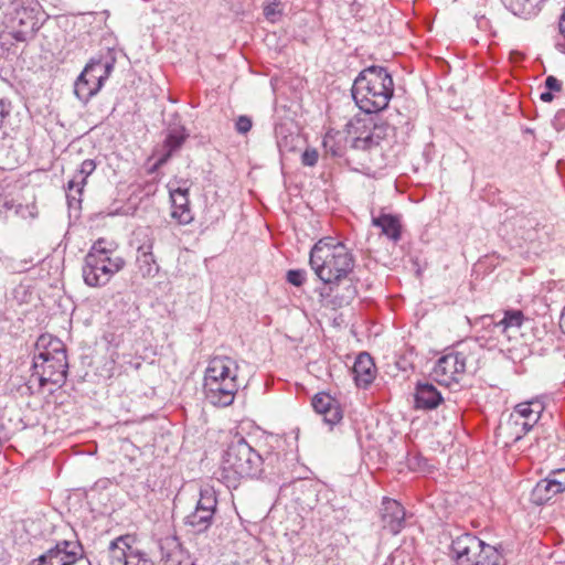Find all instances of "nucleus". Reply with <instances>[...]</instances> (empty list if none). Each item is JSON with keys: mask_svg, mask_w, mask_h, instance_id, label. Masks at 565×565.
I'll list each match as a JSON object with an SVG mask.
<instances>
[{"mask_svg": "<svg viewBox=\"0 0 565 565\" xmlns=\"http://www.w3.org/2000/svg\"><path fill=\"white\" fill-rule=\"evenodd\" d=\"M382 529L398 534L405 525V510L396 500L384 498L380 510Z\"/></svg>", "mask_w": 565, "mask_h": 565, "instance_id": "13", "label": "nucleus"}, {"mask_svg": "<svg viewBox=\"0 0 565 565\" xmlns=\"http://www.w3.org/2000/svg\"><path fill=\"white\" fill-rule=\"evenodd\" d=\"M545 0H531L532 6V13L539 9L540 4L543 3Z\"/></svg>", "mask_w": 565, "mask_h": 565, "instance_id": "42", "label": "nucleus"}, {"mask_svg": "<svg viewBox=\"0 0 565 565\" xmlns=\"http://www.w3.org/2000/svg\"><path fill=\"white\" fill-rule=\"evenodd\" d=\"M252 119L247 116H239L235 121V129L238 134L245 135L252 129Z\"/></svg>", "mask_w": 565, "mask_h": 565, "instance_id": "34", "label": "nucleus"}, {"mask_svg": "<svg viewBox=\"0 0 565 565\" xmlns=\"http://www.w3.org/2000/svg\"><path fill=\"white\" fill-rule=\"evenodd\" d=\"M323 147L327 153L332 157H342L343 150L340 146L337 145L335 139L331 135H327L323 139Z\"/></svg>", "mask_w": 565, "mask_h": 565, "instance_id": "31", "label": "nucleus"}, {"mask_svg": "<svg viewBox=\"0 0 565 565\" xmlns=\"http://www.w3.org/2000/svg\"><path fill=\"white\" fill-rule=\"evenodd\" d=\"M515 14H531V0H504Z\"/></svg>", "mask_w": 565, "mask_h": 565, "instance_id": "29", "label": "nucleus"}, {"mask_svg": "<svg viewBox=\"0 0 565 565\" xmlns=\"http://www.w3.org/2000/svg\"><path fill=\"white\" fill-rule=\"evenodd\" d=\"M451 551L457 565H499L501 553L470 533L452 540Z\"/></svg>", "mask_w": 565, "mask_h": 565, "instance_id": "8", "label": "nucleus"}, {"mask_svg": "<svg viewBox=\"0 0 565 565\" xmlns=\"http://www.w3.org/2000/svg\"><path fill=\"white\" fill-rule=\"evenodd\" d=\"M177 553L170 554L166 559V565H174Z\"/></svg>", "mask_w": 565, "mask_h": 565, "instance_id": "43", "label": "nucleus"}, {"mask_svg": "<svg viewBox=\"0 0 565 565\" xmlns=\"http://www.w3.org/2000/svg\"><path fill=\"white\" fill-rule=\"evenodd\" d=\"M319 159V153L313 148H308L303 151L301 156V162L303 166L313 167L317 164Z\"/></svg>", "mask_w": 565, "mask_h": 565, "instance_id": "33", "label": "nucleus"}, {"mask_svg": "<svg viewBox=\"0 0 565 565\" xmlns=\"http://www.w3.org/2000/svg\"><path fill=\"white\" fill-rule=\"evenodd\" d=\"M543 409V404L535 399L518 404L512 411V414H518L531 424L536 425L541 418Z\"/></svg>", "mask_w": 565, "mask_h": 565, "instance_id": "25", "label": "nucleus"}, {"mask_svg": "<svg viewBox=\"0 0 565 565\" xmlns=\"http://www.w3.org/2000/svg\"><path fill=\"white\" fill-rule=\"evenodd\" d=\"M266 460L244 437L235 436L223 455L221 478L228 488H236L242 479L258 477Z\"/></svg>", "mask_w": 565, "mask_h": 565, "instance_id": "5", "label": "nucleus"}, {"mask_svg": "<svg viewBox=\"0 0 565 565\" xmlns=\"http://www.w3.org/2000/svg\"><path fill=\"white\" fill-rule=\"evenodd\" d=\"M364 130L352 140V148L358 150H370L375 146H379L382 136V128L377 127L373 122L370 125H363Z\"/></svg>", "mask_w": 565, "mask_h": 565, "instance_id": "21", "label": "nucleus"}, {"mask_svg": "<svg viewBox=\"0 0 565 565\" xmlns=\"http://www.w3.org/2000/svg\"><path fill=\"white\" fill-rule=\"evenodd\" d=\"M3 428L0 427V446L2 445V440H3Z\"/></svg>", "mask_w": 565, "mask_h": 565, "instance_id": "47", "label": "nucleus"}, {"mask_svg": "<svg viewBox=\"0 0 565 565\" xmlns=\"http://www.w3.org/2000/svg\"><path fill=\"white\" fill-rule=\"evenodd\" d=\"M443 402L441 394L433 384L418 383L415 393V407L419 409H434Z\"/></svg>", "mask_w": 565, "mask_h": 565, "instance_id": "20", "label": "nucleus"}, {"mask_svg": "<svg viewBox=\"0 0 565 565\" xmlns=\"http://www.w3.org/2000/svg\"><path fill=\"white\" fill-rule=\"evenodd\" d=\"M124 266V258L116 255V244L99 238L92 245L84 258L83 279L89 287L104 286Z\"/></svg>", "mask_w": 565, "mask_h": 565, "instance_id": "6", "label": "nucleus"}, {"mask_svg": "<svg viewBox=\"0 0 565 565\" xmlns=\"http://www.w3.org/2000/svg\"><path fill=\"white\" fill-rule=\"evenodd\" d=\"M172 203L171 216L181 225H188L193 221V213L190 209L189 190L177 188L170 189Z\"/></svg>", "mask_w": 565, "mask_h": 565, "instance_id": "15", "label": "nucleus"}, {"mask_svg": "<svg viewBox=\"0 0 565 565\" xmlns=\"http://www.w3.org/2000/svg\"><path fill=\"white\" fill-rule=\"evenodd\" d=\"M264 12L267 17H269L270 14L274 13V9L271 8V6H267V7H265Z\"/></svg>", "mask_w": 565, "mask_h": 565, "instance_id": "44", "label": "nucleus"}, {"mask_svg": "<svg viewBox=\"0 0 565 565\" xmlns=\"http://www.w3.org/2000/svg\"><path fill=\"white\" fill-rule=\"evenodd\" d=\"M309 263L318 278L328 285H339L354 268L352 253L332 237H324L313 245Z\"/></svg>", "mask_w": 565, "mask_h": 565, "instance_id": "3", "label": "nucleus"}, {"mask_svg": "<svg viewBox=\"0 0 565 565\" xmlns=\"http://www.w3.org/2000/svg\"><path fill=\"white\" fill-rule=\"evenodd\" d=\"M356 294H358L356 287L354 285H352L351 282H349L345 288V294L342 295L340 298L339 305L350 303L355 298Z\"/></svg>", "mask_w": 565, "mask_h": 565, "instance_id": "35", "label": "nucleus"}, {"mask_svg": "<svg viewBox=\"0 0 565 565\" xmlns=\"http://www.w3.org/2000/svg\"><path fill=\"white\" fill-rule=\"evenodd\" d=\"M478 348L477 341H463L449 349L438 359L431 377L440 385L451 387L462 380L468 363L476 360L475 351Z\"/></svg>", "mask_w": 565, "mask_h": 565, "instance_id": "7", "label": "nucleus"}, {"mask_svg": "<svg viewBox=\"0 0 565 565\" xmlns=\"http://www.w3.org/2000/svg\"><path fill=\"white\" fill-rule=\"evenodd\" d=\"M87 178L88 177H84V174H79V171H76L73 178L67 182L66 198L70 206L81 203Z\"/></svg>", "mask_w": 565, "mask_h": 565, "instance_id": "26", "label": "nucleus"}, {"mask_svg": "<svg viewBox=\"0 0 565 565\" xmlns=\"http://www.w3.org/2000/svg\"><path fill=\"white\" fill-rule=\"evenodd\" d=\"M137 236H142V241L137 247V275L143 279L154 278L160 270V266L152 252L154 237L149 230L138 232Z\"/></svg>", "mask_w": 565, "mask_h": 565, "instance_id": "12", "label": "nucleus"}, {"mask_svg": "<svg viewBox=\"0 0 565 565\" xmlns=\"http://www.w3.org/2000/svg\"><path fill=\"white\" fill-rule=\"evenodd\" d=\"M237 377L238 364L233 358H212L204 372L203 391L206 401L218 407L233 404L239 388Z\"/></svg>", "mask_w": 565, "mask_h": 565, "instance_id": "4", "label": "nucleus"}, {"mask_svg": "<svg viewBox=\"0 0 565 565\" xmlns=\"http://www.w3.org/2000/svg\"><path fill=\"white\" fill-rule=\"evenodd\" d=\"M311 405L316 413L322 415L323 420L333 426L342 419L339 403L327 393H318L313 396Z\"/></svg>", "mask_w": 565, "mask_h": 565, "instance_id": "14", "label": "nucleus"}, {"mask_svg": "<svg viewBox=\"0 0 565 565\" xmlns=\"http://www.w3.org/2000/svg\"><path fill=\"white\" fill-rule=\"evenodd\" d=\"M9 114L6 104L0 99V121Z\"/></svg>", "mask_w": 565, "mask_h": 565, "instance_id": "40", "label": "nucleus"}, {"mask_svg": "<svg viewBox=\"0 0 565 565\" xmlns=\"http://www.w3.org/2000/svg\"><path fill=\"white\" fill-rule=\"evenodd\" d=\"M559 328L565 333V306H564V309H563L562 315H561Z\"/></svg>", "mask_w": 565, "mask_h": 565, "instance_id": "41", "label": "nucleus"}, {"mask_svg": "<svg viewBox=\"0 0 565 565\" xmlns=\"http://www.w3.org/2000/svg\"><path fill=\"white\" fill-rule=\"evenodd\" d=\"M354 381L359 387H367L375 379L376 367L371 355L360 353L352 367Z\"/></svg>", "mask_w": 565, "mask_h": 565, "instance_id": "17", "label": "nucleus"}, {"mask_svg": "<svg viewBox=\"0 0 565 565\" xmlns=\"http://www.w3.org/2000/svg\"><path fill=\"white\" fill-rule=\"evenodd\" d=\"M552 124L557 131L565 129V109H559L556 111Z\"/></svg>", "mask_w": 565, "mask_h": 565, "instance_id": "38", "label": "nucleus"}, {"mask_svg": "<svg viewBox=\"0 0 565 565\" xmlns=\"http://www.w3.org/2000/svg\"><path fill=\"white\" fill-rule=\"evenodd\" d=\"M540 98L542 102L550 103L553 100L554 96L546 89V92L541 93Z\"/></svg>", "mask_w": 565, "mask_h": 565, "instance_id": "39", "label": "nucleus"}, {"mask_svg": "<svg viewBox=\"0 0 565 565\" xmlns=\"http://www.w3.org/2000/svg\"><path fill=\"white\" fill-rule=\"evenodd\" d=\"M501 320V327H497V329H500L501 331H507L509 338L511 339L512 333L518 331L525 318L521 310H505L503 317Z\"/></svg>", "mask_w": 565, "mask_h": 565, "instance_id": "27", "label": "nucleus"}, {"mask_svg": "<svg viewBox=\"0 0 565 565\" xmlns=\"http://www.w3.org/2000/svg\"><path fill=\"white\" fill-rule=\"evenodd\" d=\"M114 63V57L90 60L75 83V94L77 97L82 100H88L96 95L109 77Z\"/></svg>", "mask_w": 565, "mask_h": 565, "instance_id": "9", "label": "nucleus"}, {"mask_svg": "<svg viewBox=\"0 0 565 565\" xmlns=\"http://www.w3.org/2000/svg\"><path fill=\"white\" fill-rule=\"evenodd\" d=\"M188 137L189 135L183 126L169 128L157 164H164L174 152L181 149Z\"/></svg>", "mask_w": 565, "mask_h": 565, "instance_id": "16", "label": "nucleus"}, {"mask_svg": "<svg viewBox=\"0 0 565 565\" xmlns=\"http://www.w3.org/2000/svg\"><path fill=\"white\" fill-rule=\"evenodd\" d=\"M49 565H92L84 556L83 546L77 541H60L43 554Z\"/></svg>", "mask_w": 565, "mask_h": 565, "instance_id": "11", "label": "nucleus"}, {"mask_svg": "<svg viewBox=\"0 0 565 565\" xmlns=\"http://www.w3.org/2000/svg\"><path fill=\"white\" fill-rule=\"evenodd\" d=\"M534 426L529 420L520 417V415L511 413L502 429L512 443H519Z\"/></svg>", "mask_w": 565, "mask_h": 565, "instance_id": "22", "label": "nucleus"}, {"mask_svg": "<svg viewBox=\"0 0 565 565\" xmlns=\"http://www.w3.org/2000/svg\"><path fill=\"white\" fill-rule=\"evenodd\" d=\"M216 505L217 499L214 491L211 489L201 490L195 509L185 516L184 524L190 526L194 533L205 532L212 525Z\"/></svg>", "mask_w": 565, "mask_h": 565, "instance_id": "10", "label": "nucleus"}, {"mask_svg": "<svg viewBox=\"0 0 565 565\" xmlns=\"http://www.w3.org/2000/svg\"><path fill=\"white\" fill-rule=\"evenodd\" d=\"M545 88L553 94V92L562 90V82L557 79L555 76L550 75L545 78Z\"/></svg>", "mask_w": 565, "mask_h": 565, "instance_id": "36", "label": "nucleus"}, {"mask_svg": "<svg viewBox=\"0 0 565 565\" xmlns=\"http://www.w3.org/2000/svg\"><path fill=\"white\" fill-rule=\"evenodd\" d=\"M482 331L479 332L478 340H484L489 348H494L502 343V339H510L507 331H501L497 327H501V320H497L494 316H483L480 319Z\"/></svg>", "mask_w": 565, "mask_h": 565, "instance_id": "19", "label": "nucleus"}, {"mask_svg": "<svg viewBox=\"0 0 565 565\" xmlns=\"http://www.w3.org/2000/svg\"><path fill=\"white\" fill-rule=\"evenodd\" d=\"M35 565H49L46 562L43 561V554L35 561Z\"/></svg>", "mask_w": 565, "mask_h": 565, "instance_id": "45", "label": "nucleus"}, {"mask_svg": "<svg viewBox=\"0 0 565 565\" xmlns=\"http://www.w3.org/2000/svg\"><path fill=\"white\" fill-rule=\"evenodd\" d=\"M547 476L552 480L553 487H556V491L565 492V468L553 470Z\"/></svg>", "mask_w": 565, "mask_h": 565, "instance_id": "30", "label": "nucleus"}, {"mask_svg": "<svg viewBox=\"0 0 565 565\" xmlns=\"http://www.w3.org/2000/svg\"><path fill=\"white\" fill-rule=\"evenodd\" d=\"M129 536H119L110 542L105 565H126L129 551Z\"/></svg>", "mask_w": 565, "mask_h": 565, "instance_id": "23", "label": "nucleus"}, {"mask_svg": "<svg viewBox=\"0 0 565 565\" xmlns=\"http://www.w3.org/2000/svg\"><path fill=\"white\" fill-rule=\"evenodd\" d=\"M559 492L556 487H553L552 480L548 476L540 480L531 491V502L536 505H543L552 500Z\"/></svg>", "mask_w": 565, "mask_h": 565, "instance_id": "24", "label": "nucleus"}, {"mask_svg": "<svg viewBox=\"0 0 565 565\" xmlns=\"http://www.w3.org/2000/svg\"><path fill=\"white\" fill-rule=\"evenodd\" d=\"M126 565H153V562L146 553L129 546Z\"/></svg>", "mask_w": 565, "mask_h": 565, "instance_id": "28", "label": "nucleus"}, {"mask_svg": "<svg viewBox=\"0 0 565 565\" xmlns=\"http://www.w3.org/2000/svg\"><path fill=\"white\" fill-rule=\"evenodd\" d=\"M68 370L65 344L51 334H41L35 342L30 382H38L39 390L47 384L61 387Z\"/></svg>", "mask_w": 565, "mask_h": 565, "instance_id": "1", "label": "nucleus"}, {"mask_svg": "<svg viewBox=\"0 0 565 565\" xmlns=\"http://www.w3.org/2000/svg\"><path fill=\"white\" fill-rule=\"evenodd\" d=\"M408 466H409L412 469H418V470H420V471H423V470H424L419 465H418V467H417V468H415V467L413 466L412 460H409Z\"/></svg>", "mask_w": 565, "mask_h": 565, "instance_id": "46", "label": "nucleus"}, {"mask_svg": "<svg viewBox=\"0 0 565 565\" xmlns=\"http://www.w3.org/2000/svg\"><path fill=\"white\" fill-rule=\"evenodd\" d=\"M95 161L92 159H87L81 163L79 169L77 171H79V174H84V177H89L95 171Z\"/></svg>", "mask_w": 565, "mask_h": 565, "instance_id": "37", "label": "nucleus"}, {"mask_svg": "<svg viewBox=\"0 0 565 565\" xmlns=\"http://www.w3.org/2000/svg\"><path fill=\"white\" fill-rule=\"evenodd\" d=\"M372 225L381 230V234L396 243L402 237V218L397 214L381 212L377 216L372 215Z\"/></svg>", "mask_w": 565, "mask_h": 565, "instance_id": "18", "label": "nucleus"}, {"mask_svg": "<svg viewBox=\"0 0 565 565\" xmlns=\"http://www.w3.org/2000/svg\"><path fill=\"white\" fill-rule=\"evenodd\" d=\"M306 279V271L302 269H291L287 273V281L296 287H300Z\"/></svg>", "mask_w": 565, "mask_h": 565, "instance_id": "32", "label": "nucleus"}, {"mask_svg": "<svg viewBox=\"0 0 565 565\" xmlns=\"http://www.w3.org/2000/svg\"><path fill=\"white\" fill-rule=\"evenodd\" d=\"M394 82L388 71L371 65L360 72L352 86L356 106L366 114L384 110L393 97Z\"/></svg>", "mask_w": 565, "mask_h": 565, "instance_id": "2", "label": "nucleus"}]
</instances>
